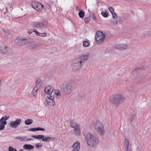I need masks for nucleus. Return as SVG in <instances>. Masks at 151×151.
Instances as JSON below:
<instances>
[{"label":"nucleus","mask_w":151,"mask_h":151,"mask_svg":"<svg viewBox=\"0 0 151 151\" xmlns=\"http://www.w3.org/2000/svg\"><path fill=\"white\" fill-rule=\"evenodd\" d=\"M125 98L121 94H116L114 95L111 99V102L116 106H119L120 104L123 102Z\"/></svg>","instance_id":"20e7f679"},{"label":"nucleus","mask_w":151,"mask_h":151,"mask_svg":"<svg viewBox=\"0 0 151 151\" xmlns=\"http://www.w3.org/2000/svg\"><path fill=\"white\" fill-rule=\"evenodd\" d=\"M27 39L23 38H17L15 40V44L18 46H22L25 45L28 43Z\"/></svg>","instance_id":"1a4fd4ad"},{"label":"nucleus","mask_w":151,"mask_h":151,"mask_svg":"<svg viewBox=\"0 0 151 151\" xmlns=\"http://www.w3.org/2000/svg\"><path fill=\"white\" fill-rule=\"evenodd\" d=\"M49 96L51 97V99L49 98L48 96L46 99V101L48 104L51 106H53L55 104L54 101L53 100L54 97L51 96Z\"/></svg>","instance_id":"2eb2a0df"},{"label":"nucleus","mask_w":151,"mask_h":151,"mask_svg":"<svg viewBox=\"0 0 151 151\" xmlns=\"http://www.w3.org/2000/svg\"><path fill=\"white\" fill-rule=\"evenodd\" d=\"M71 66L74 71H77L82 67V64L76 58L73 60Z\"/></svg>","instance_id":"39448f33"},{"label":"nucleus","mask_w":151,"mask_h":151,"mask_svg":"<svg viewBox=\"0 0 151 151\" xmlns=\"http://www.w3.org/2000/svg\"><path fill=\"white\" fill-rule=\"evenodd\" d=\"M19 151H24V150L23 149H21L19 150Z\"/></svg>","instance_id":"6e6d98bb"},{"label":"nucleus","mask_w":151,"mask_h":151,"mask_svg":"<svg viewBox=\"0 0 151 151\" xmlns=\"http://www.w3.org/2000/svg\"><path fill=\"white\" fill-rule=\"evenodd\" d=\"M56 140V138L53 137H44L43 139H42V141L47 142H49L50 141H53L54 140Z\"/></svg>","instance_id":"412c9836"},{"label":"nucleus","mask_w":151,"mask_h":151,"mask_svg":"<svg viewBox=\"0 0 151 151\" xmlns=\"http://www.w3.org/2000/svg\"><path fill=\"white\" fill-rule=\"evenodd\" d=\"M105 38V36L103 32L101 31L97 32L95 36V38L96 42L98 44H101Z\"/></svg>","instance_id":"423d86ee"},{"label":"nucleus","mask_w":151,"mask_h":151,"mask_svg":"<svg viewBox=\"0 0 151 151\" xmlns=\"http://www.w3.org/2000/svg\"><path fill=\"white\" fill-rule=\"evenodd\" d=\"M101 15L104 17H107L108 16V14L105 12H102L101 13Z\"/></svg>","instance_id":"e433bc0d"},{"label":"nucleus","mask_w":151,"mask_h":151,"mask_svg":"<svg viewBox=\"0 0 151 151\" xmlns=\"http://www.w3.org/2000/svg\"><path fill=\"white\" fill-rule=\"evenodd\" d=\"M43 86V81L40 79H38L36 82L35 87L39 89H41Z\"/></svg>","instance_id":"dca6fc26"},{"label":"nucleus","mask_w":151,"mask_h":151,"mask_svg":"<svg viewBox=\"0 0 151 151\" xmlns=\"http://www.w3.org/2000/svg\"><path fill=\"white\" fill-rule=\"evenodd\" d=\"M1 46L0 45V52H1Z\"/></svg>","instance_id":"5fc2aeb1"},{"label":"nucleus","mask_w":151,"mask_h":151,"mask_svg":"<svg viewBox=\"0 0 151 151\" xmlns=\"http://www.w3.org/2000/svg\"><path fill=\"white\" fill-rule=\"evenodd\" d=\"M32 8L35 9L39 12L44 11V7L40 3L34 1L32 2Z\"/></svg>","instance_id":"6e6552de"},{"label":"nucleus","mask_w":151,"mask_h":151,"mask_svg":"<svg viewBox=\"0 0 151 151\" xmlns=\"http://www.w3.org/2000/svg\"><path fill=\"white\" fill-rule=\"evenodd\" d=\"M61 92L66 96H68L73 91V88L71 84L70 83H63L60 86Z\"/></svg>","instance_id":"7ed1b4c3"},{"label":"nucleus","mask_w":151,"mask_h":151,"mask_svg":"<svg viewBox=\"0 0 151 151\" xmlns=\"http://www.w3.org/2000/svg\"><path fill=\"white\" fill-rule=\"evenodd\" d=\"M33 25L34 27L36 28H42L46 27V25L43 23L39 22H34Z\"/></svg>","instance_id":"ddd939ff"},{"label":"nucleus","mask_w":151,"mask_h":151,"mask_svg":"<svg viewBox=\"0 0 151 151\" xmlns=\"http://www.w3.org/2000/svg\"><path fill=\"white\" fill-rule=\"evenodd\" d=\"M47 35V33L45 32L42 33V37H45Z\"/></svg>","instance_id":"3c124183"},{"label":"nucleus","mask_w":151,"mask_h":151,"mask_svg":"<svg viewBox=\"0 0 151 151\" xmlns=\"http://www.w3.org/2000/svg\"><path fill=\"white\" fill-rule=\"evenodd\" d=\"M4 125L2 124H0V130H3L4 129L5 127Z\"/></svg>","instance_id":"a19ab883"},{"label":"nucleus","mask_w":151,"mask_h":151,"mask_svg":"<svg viewBox=\"0 0 151 151\" xmlns=\"http://www.w3.org/2000/svg\"><path fill=\"white\" fill-rule=\"evenodd\" d=\"M53 88L52 87L50 86H47L45 90V93L51 94L53 91Z\"/></svg>","instance_id":"a211bd4d"},{"label":"nucleus","mask_w":151,"mask_h":151,"mask_svg":"<svg viewBox=\"0 0 151 151\" xmlns=\"http://www.w3.org/2000/svg\"><path fill=\"white\" fill-rule=\"evenodd\" d=\"M33 139L32 138H27L26 137V141H29L32 140Z\"/></svg>","instance_id":"de8ad7c7"},{"label":"nucleus","mask_w":151,"mask_h":151,"mask_svg":"<svg viewBox=\"0 0 151 151\" xmlns=\"http://www.w3.org/2000/svg\"><path fill=\"white\" fill-rule=\"evenodd\" d=\"M78 125L77 123L74 122H71L70 123V126L73 128L75 127Z\"/></svg>","instance_id":"473e14b6"},{"label":"nucleus","mask_w":151,"mask_h":151,"mask_svg":"<svg viewBox=\"0 0 151 151\" xmlns=\"http://www.w3.org/2000/svg\"><path fill=\"white\" fill-rule=\"evenodd\" d=\"M10 116L9 115L4 116L2 117L0 119V124H2L6 125L7 124V122L6 120L9 119Z\"/></svg>","instance_id":"4468645a"},{"label":"nucleus","mask_w":151,"mask_h":151,"mask_svg":"<svg viewBox=\"0 0 151 151\" xmlns=\"http://www.w3.org/2000/svg\"><path fill=\"white\" fill-rule=\"evenodd\" d=\"M90 18L89 17H86L84 19V21L86 23H88L90 20Z\"/></svg>","instance_id":"58836bf2"},{"label":"nucleus","mask_w":151,"mask_h":151,"mask_svg":"<svg viewBox=\"0 0 151 151\" xmlns=\"http://www.w3.org/2000/svg\"><path fill=\"white\" fill-rule=\"evenodd\" d=\"M48 97H49V98H50L51 99V97H50L49 96Z\"/></svg>","instance_id":"bf43d9fd"},{"label":"nucleus","mask_w":151,"mask_h":151,"mask_svg":"<svg viewBox=\"0 0 151 151\" xmlns=\"http://www.w3.org/2000/svg\"><path fill=\"white\" fill-rule=\"evenodd\" d=\"M3 31L6 36L9 35L10 33V31L8 29H3Z\"/></svg>","instance_id":"7c9ffc66"},{"label":"nucleus","mask_w":151,"mask_h":151,"mask_svg":"<svg viewBox=\"0 0 151 151\" xmlns=\"http://www.w3.org/2000/svg\"><path fill=\"white\" fill-rule=\"evenodd\" d=\"M39 36H42V33H40Z\"/></svg>","instance_id":"864d4df0"},{"label":"nucleus","mask_w":151,"mask_h":151,"mask_svg":"<svg viewBox=\"0 0 151 151\" xmlns=\"http://www.w3.org/2000/svg\"><path fill=\"white\" fill-rule=\"evenodd\" d=\"M144 68L145 67H143L142 68L140 67L138 68H136L132 71V74L134 76L135 78H137L139 76V74L137 73V70L139 69L144 70Z\"/></svg>","instance_id":"6ab92c4d"},{"label":"nucleus","mask_w":151,"mask_h":151,"mask_svg":"<svg viewBox=\"0 0 151 151\" xmlns=\"http://www.w3.org/2000/svg\"><path fill=\"white\" fill-rule=\"evenodd\" d=\"M85 140L87 144L91 147H96L99 143L97 137L91 133H88L86 134Z\"/></svg>","instance_id":"f257e3e1"},{"label":"nucleus","mask_w":151,"mask_h":151,"mask_svg":"<svg viewBox=\"0 0 151 151\" xmlns=\"http://www.w3.org/2000/svg\"><path fill=\"white\" fill-rule=\"evenodd\" d=\"M1 52H2L7 49V47L6 46H1Z\"/></svg>","instance_id":"4c0bfd02"},{"label":"nucleus","mask_w":151,"mask_h":151,"mask_svg":"<svg viewBox=\"0 0 151 151\" xmlns=\"http://www.w3.org/2000/svg\"><path fill=\"white\" fill-rule=\"evenodd\" d=\"M75 134L77 137L79 136L81 134V128L78 129H75L74 131Z\"/></svg>","instance_id":"393cba45"},{"label":"nucleus","mask_w":151,"mask_h":151,"mask_svg":"<svg viewBox=\"0 0 151 151\" xmlns=\"http://www.w3.org/2000/svg\"><path fill=\"white\" fill-rule=\"evenodd\" d=\"M108 9L112 14H113L115 13L113 8L112 7H108Z\"/></svg>","instance_id":"c9c22d12"},{"label":"nucleus","mask_w":151,"mask_h":151,"mask_svg":"<svg viewBox=\"0 0 151 151\" xmlns=\"http://www.w3.org/2000/svg\"><path fill=\"white\" fill-rule=\"evenodd\" d=\"M113 16V18L114 19H116V15L115 13L112 14Z\"/></svg>","instance_id":"09e8293b"},{"label":"nucleus","mask_w":151,"mask_h":151,"mask_svg":"<svg viewBox=\"0 0 151 151\" xmlns=\"http://www.w3.org/2000/svg\"><path fill=\"white\" fill-rule=\"evenodd\" d=\"M92 125L95 130L99 134L103 136L105 132L103 124L99 121L95 120L93 121Z\"/></svg>","instance_id":"f03ea898"},{"label":"nucleus","mask_w":151,"mask_h":151,"mask_svg":"<svg viewBox=\"0 0 151 151\" xmlns=\"http://www.w3.org/2000/svg\"><path fill=\"white\" fill-rule=\"evenodd\" d=\"M124 149L129 148V145L128 140L126 139H125L124 140Z\"/></svg>","instance_id":"b1692460"},{"label":"nucleus","mask_w":151,"mask_h":151,"mask_svg":"<svg viewBox=\"0 0 151 151\" xmlns=\"http://www.w3.org/2000/svg\"><path fill=\"white\" fill-rule=\"evenodd\" d=\"M15 139H16L19 140L21 141H26V137L23 136V137H21L20 136H17L16 137Z\"/></svg>","instance_id":"a878e982"},{"label":"nucleus","mask_w":151,"mask_h":151,"mask_svg":"<svg viewBox=\"0 0 151 151\" xmlns=\"http://www.w3.org/2000/svg\"><path fill=\"white\" fill-rule=\"evenodd\" d=\"M45 130V129L44 128L40 127L32 128L28 129V131H44Z\"/></svg>","instance_id":"4be33fe9"},{"label":"nucleus","mask_w":151,"mask_h":151,"mask_svg":"<svg viewBox=\"0 0 151 151\" xmlns=\"http://www.w3.org/2000/svg\"><path fill=\"white\" fill-rule=\"evenodd\" d=\"M84 14L85 12L83 10H80L78 13V15L79 17L81 18H83L84 17Z\"/></svg>","instance_id":"c85d7f7f"},{"label":"nucleus","mask_w":151,"mask_h":151,"mask_svg":"<svg viewBox=\"0 0 151 151\" xmlns=\"http://www.w3.org/2000/svg\"><path fill=\"white\" fill-rule=\"evenodd\" d=\"M124 150L125 151H132L129 148L125 149Z\"/></svg>","instance_id":"8fccbe9b"},{"label":"nucleus","mask_w":151,"mask_h":151,"mask_svg":"<svg viewBox=\"0 0 151 151\" xmlns=\"http://www.w3.org/2000/svg\"><path fill=\"white\" fill-rule=\"evenodd\" d=\"M5 9H6V10L7 11V8L6 7L5 8Z\"/></svg>","instance_id":"4d7b16f0"},{"label":"nucleus","mask_w":151,"mask_h":151,"mask_svg":"<svg viewBox=\"0 0 151 151\" xmlns=\"http://www.w3.org/2000/svg\"><path fill=\"white\" fill-rule=\"evenodd\" d=\"M38 89L39 88L35 87L32 90V94L34 96H35L37 95V92L38 91Z\"/></svg>","instance_id":"cd10ccee"},{"label":"nucleus","mask_w":151,"mask_h":151,"mask_svg":"<svg viewBox=\"0 0 151 151\" xmlns=\"http://www.w3.org/2000/svg\"><path fill=\"white\" fill-rule=\"evenodd\" d=\"M89 44V43L87 41L85 40L83 42V46L84 47L88 46Z\"/></svg>","instance_id":"2f4dec72"},{"label":"nucleus","mask_w":151,"mask_h":151,"mask_svg":"<svg viewBox=\"0 0 151 151\" xmlns=\"http://www.w3.org/2000/svg\"><path fill=\"white\" fill-rule=\"evenodd\" d=\"M33 32H34V31H33V29H30L28 31V33L29 34H32Z\"/></svg>","instance_id":"37998d69"},{"label":"nucleus","mask_w":151,"mask_h":151,"mask_svg":"<svg viewBox=\"0 0 151 151\" xmlns=\"http://www.w3.org/2000/svg\"><path fill=\"white\" fill-rule=\"evenodd\" d=\"M32 8L35 9L39 12L44 11V7L40 3L34 1L32 2Z\"/></svg>","instance_id":"0eeeda50"},{"label":"nucleus","mask_w":151,"mask_h":151,"mask_svg":"<svg viewBox=\"0 0 151 151\" xmlns=\"http://www.w3.org/2000/svg\"><path fill=\"white\" fill-rule=\"evenodd\" d=\"M14 151H17V150L16 149H14Z\"/></svg>","instance_id":"13d9d810"},{"label":"nucleus","mask_w":151,"mask_h":151,"mask_svg":"<svg viewBox=\"0 0 151 151\" xmlns=\"http://www.w3.org/2000/svg\"><path fill=\"white\" fill-rule=\"evenodd\" d=\"M76 10L77 11H80V9H79V8L78 7H76Z\"/></svg>","instance_id":"603ef678"},{"label":"nucleus","mask_w":151,"mask_h":151,"mask_svg":"<svg viewBox=\"0 0 151 151\" xmlns=\"http://www.w3.org/2000/svg\"><path fill=\"white\" fill-rule=\"evenodd\" d=\"M23 148L26 150H33L34 146L29 144H25L23 145Z\"/></svg>","instance_id":"aec40b11"},{"label":"nucleus","mask_w":151,"mask_h":151,"mask_svg":"<svg viewBox=\"0 0 151 151\" xmlns=\"http://www.w3.org/2000/svg\"><path fill=\"white\" fill-rule=\"evenodd\" d=\"M14 149L11 146H10L9 148V151H14Z\"/></svg>","instance_id":"c03bdc74"},{"label":"nucleus","mask_w":151,"mask_h":151,"mask_svg":"<svg viewBox=\"0 0 151 151\" xmlns=\"http://www.w3.org/2000/svg\"><path fill=\"white\" fill-rule=\"evenodd\" d=\"M34 32L38 36H39L40 33L39 32L37 31L36 30H35L34 31Z\"/></svg>","instance_id":"79ce46f5"},{"label":"nucleus","mask_w":151,"mask_h":151,"mask_svg":"<svg viewBox=\"0 0 151 151\" xmlns=\"http://www.w3.org/2000/svg\"><path fill=\"white\" fill-rule=\"evenodd\" d=\"M21 120L20 119H17L15 121H12L10 124V126L14 129L16 128L20 124Z\"/></svg>","instance_id":"9d476101"},{"label":"nucleus","mask_w":151,"mask_h":151,"mask_svg":"<svg viewBox=\"0 0 151 151\" xmlns=\"http://www.w3.org/2000/svg\"><path fill=\"white\" fill-rule=\"evenodd\" d=\"M134 118V116H132L129 117V120L130 122H132Z\"/></svg>","instance_id":"ea45409f"},{"label":"nucleus","mask_w":151,"mask_h":151,"mask_svg":"<svg viewBox=\"0 0 151 151\" xmlns=\"http://www.w3.org/2000/svg\"><path fill=\"white\" fill-rule=\"evenodd\" d=\"M73 128L74 129V130H75V129L77 130V129H80V125H77V126H76V127H75Z\"/></svg>","instance_id":"a18cd8bd"},{"label":"nucleus","mask_w":151,"mask_h":151,"mask_svg":"<svg viewBox=\"0 0 151 151\" xmlns=\"http://www.w3.org/2000/svg\"><path fill=\"white\" fill-rule=\"evenodd\" d=\"M55 94L58 98H60L61 96V94L60 91L58 90L56 91L55 92Z\"/></svg>","instance_id":"72a5a7b5"},{"label":"nucleus","mask_w":151,"mask_h":151,"mask_svg":"<svg viewBox=\"0 0 151 151\" xmlns=\"http://www.w3.org/2000/svg\"><path fill=\"white\" fill-rule=\"evenodd\" d=\"M30 47L32 49H35L37 47V44L35 42L32 43L30 45Z\"/></svg>","instance_id":"f704fd0d"},{"label":"nucleus","mask_w":151,"mask_h":151,"mask_svg":"<svg viewBox=\"0 0 151 151\" xmlns=\"http://www.w3.org/2000/svg\"><path fill=\"white\" fill-rule=\"evenodd\" d=\"M90 57V55L88 54L86 55H81L76 58L82 64L83 63L89 58Z\"/></svg>","instance_id":"9b49d317"},{"label":"nucleus","mask_w":151,"mask_h":151,"mask_svg":"<svg viewBox=\"0 0 151 151\" xmlns=\"http://www.w3.org/2000/svg\"><path fill=\"white\" fill-rule=\"evenodd\" d=\"M92 19L93 20H95L96 19V17L94 14H93L91 17Z\"/></svg>","instance_id":"49530a36"},{"label":"nucleus","mask_w":151,"mask_h":151,"mask_svg":"<svg viewBox=\"0 0 151 151\" xmlns=\"http://www.w3.org/2000/svg\"><path fill=\"white\" fill-rule=\"evenodd\" d=\"M80 145L79 142H76L72 146V151H79L80 149Z\"/></svg>","instance_id":"f8f14e48"},{"label":"nucleus","mask_w":151,"mask_h":151,"mask_svg":"<svg viewBox=\"0 0 151 151\" xmlns=\"http://www.w3.org/2000/svg\"><path fill=\"white\" fill-rule=\"evenodd\" d=\"M42 146V145L40 143L35 144V147L37 149H40Z\"/></svg>","instance_id":"c756f323"},{"label":"nucleus","mask_w":151,"mask_h":151,"mask_svg":"<svg viewBox=\"0 0 151 151\" xmlns=\"http://www.w3.org/2000/svg\"><path fill=\"white\" fill-rule=\"evenodd\" d=\"M33 122V121L32 119H28L25 120L24 123L26 125H29L32 124Z\"/></svg>","instance_id":"bb28decb"},{"label":"nucleus","mask_w":151,"mask_h":151,"mask_svg":"<svg viewBox=\"0 0 151 151\" xmlns=\"http://www.w3.org/2000/svg\"><path fill=\"white\" fill-rule=\"evenodd\" d=\"M32 137L33 138H34L36 139H37L39 140L42 139H42H43L44 137V136L42 134H41L35 135H32Z\"/></svg>","instance_id":"5701e85b"},{"label":"nucleus","mask_w":151,"mask_h":151,"mask_svg":"<svg viewBox=\"0 0 151 151\" xmlns=\"http://www.w3.org/2000/svg\"><path fill=\"white\" fill-rule=\"evenodd\" d=\"M115 47L120 50H123L127 48V45L126 44H118L115 46Z\"/></svg>","instance_id":"f3484780"}]
</instances>
